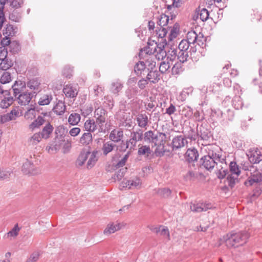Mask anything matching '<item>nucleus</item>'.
<instances>
[{
	"mask_svg": "<svg viewBox=\"0 0 262 262\" xmlns=\"http://www.w3.org/2000/svg\"><path fill=\"white\" fill-rule=\"evenodd\" d=\"M66 109V106L62 101H58L54 107L53 110L57 115H61L63 114Z\"/></svg>",
	"mask_w": 262,
	"mask_h": 262,
	"instance_id": "30",
	"label": "nucleus"
},
{
	"mask_svg": "<svg viewBox=\"0 0 262 262\" xmlns=\"http://www.w3.org/2000/svg\"><path fill=\"white\" fill-rule=\"evenodd\" d=\"M47 117H49L48 113H42L29 125V128L33 131L35 129L39 128L45 123L49 122L47 119Z\"/></svg>",
	"mask_w": 262,
	"mask_h": 262,
	"instance_id": "7",
	"label": "nucleus"
},
{
	"mask_svg": "<svg viewBox=\"0 0 262 262\" xmlns=\"http://www.w3.org/2000/svg\"><path fill=\"white\" fill-rule=\"evenodd\" d=\"M188 57V52H183L180 51L177 55V58L179 60L180 62L183 63L187 60Z\"/></svg>",
	"mask_w": 262,
	"mask_h": 262,
	"instance_id": "56",
	"label": "nucleus"
},
{
	"mask_svg": "<svg viewBox=\"0 0 262 262\" xmlns=\"http://www.w3.org/2000/svg\"><path fill=\"white\" fill-rule=\"evenodd\" d=\"M21 170L25 174L35 175L39 172V169L28 160L23 163Z\"/></svg>",
	"mask_w": 262,
	"mask_h": 262,
	"instance_id": "9",
	"label": "nucleus"
},
{
	"mask_svg": "<svg viewBox=\"0 0 262 262\" xmlns=\"http://www.w3.org/2000/svg\"><path fill=\"white\" fill-rule=\"evenodd\" d=\"M121 186L130 190H140L143 188L142 180L138 177L123 180L121 182Z\"/></svg>",
	"mask_w": 262,
	"mask_h": 262,
	"instance_id": "4",
	"label": "nucleus"
},
{
	"mask_svg": "<svg viewBox=\"0 0 262 262\" xmlns=\"http://www.w3.org/2000/svg\"><path fill=\"white\" fill-rule=\"evenodd\" d=\"M43 138L40 132L34 134L28 139V144L29 146H35L38 144Z\"/></svg>",
	"mask_w": 262,
	"mask_h": 262,
	"instance_id": "23",
	"label": "nucleus"
},
{
	"mask_svg": "<svg viewBox=\"0 0 262 262\" xmlns=\"http://www.w3.org/2000/svg\"><path fill=\"white\" fill-rule=\"evenodd\" d=\"M2 43L4 46H7L10 44V47L11 48H12L13 47H15L16 50H13V52H16L19 50V46L17 45V43L15 42L10 43V40H8V38L3 39L2 40Z\"/></svg>",
	"mask_w": 262,
	"mask_h": 262,
	"instance_id": "61",
	"label": "nucleus"
},
{
	"mask_svg": "<svg viewBox=\"0 0 262 262\" xmlns=\"http://www.w3.org/2000/svg\"><path fill=\"white\" fill-rule=\"evenodd\" d=\"M9 114L10 115L9 118H10L12 120H14L22 115V111L18 106H13Z\"/></svg>",
	"mask_w": 262,
	"mask_h": 262,
	"instance_id": "32",
	"label": "nucleus"
},
{
	"mask_svg": "<svg viewBox=\"0 0 262 262\" xmlns=\"http://www.w3.org/2000/svg\"><path fill=\"white\" fill-rule=\"evenodd\" d=\"M11 80V75L7 72H4L1 77L0 83L1 84H6L9 83Z\"/></svg>",
	"mask_w": 262,
	"mask_h": 262,
	"instance_id": "53",
	"label": "nucleus"
},
{
	"mask_svg": "<svg viewBox=\"0 0 262 262\" xmlns=\"http://www.w3.org/2000/svg\"><path fill=\"white\" fill-rule=\"evenodd\" d=\"M81 119L80 115L76 113H72L68 118V122L71 125H76L78 124Z\"/></svg>",
	"mask_w": 262,
	"mask_h": 262,
	"instance_id": "33",
	"label": "nucleus"
},
{
	"mask_svg": "<svg viewBox=\"0 0 262 262\" xmlns=\"http://www.w3.org/2000/svg\"><path fill=\"white\" fill-rule=\"evenodd\" d=\"M123 86V84L120 80H115L112 82L110 86V90L113 93L117 94L120 91H121Z\"/></svg>",
	"mask_w": 262,
	"mask_h": 262,
	"instance_id": "28",
	"label": "nucleus"
},
{
	"mask_svg": "<svg viewBox=\"0 0 262 262\" xmlns=\"http://www.w3.org/2000/svg\"><path fill=\"white\" fill-rule=\"evenodd\" d=\"M62 73L66 77L70 78L73 74V68L70 66H66L63 68Z\"/></svg>",
	"mask_w": 262,
	"mask_h": 262,
	"instance_id": "57",
	"label": "nucleus"
},
{
	"mask_svg": "<svg viewBox=\"0 0 262 262\" xmlns=\"http://www.w3.org/2000/svg\"><path fill=\"white\" fill-rule=\"evenodd\" d=\"M89 154V151H81L76 160V165L78 166H81L83 165L86 160L88 159Z\"/></svg>",
	"mask_w": 262,
	"mask_h": 262,
	"instance_id": "27",
	"label": "nucleus"
},
{
	"mask_svg": "<svg viewBox=\"0 0 262 262\" xmlns=\"http://www.w3.org/2000/svg\"><path fill=\"white\" fill-rule=\"evenodd\" d=\"M18 103L21 105H26L29 103L33 97L30 92H24L15 97Z\"/></svg>",
	"mask_w": 262,
	"mask_h": 262,
	"instance_id": "10",
	"label": "nucleus"
},
{
	"mask_svg": "<svg viewBox=\"0 0 262 262\" xmlns=\"http://www.w3.org/2000/svg\"><path fill=\"white\" fill-rule=\"evenodd\" d=\"M145 68V62L143 61H140L135 64L134 71L137 75H140Z\"/></svg>",
	"mask_w": 262,
	"mask_h": 262,
	"instance_id": "40",
	"label": "nucleus"
},
{
	"mask_svg": "<svg viewBox=\"0 0 262 262\" xmlns=\"http://www.w3.org/2000/svg\"><path fill=\"white\" fill-rule=\"evenodd\" d=\"M204 149L207 153V155L204 156H209L213 158L220 159L219 155L216 153V151L219 149V147L217 145L215 144H209L205 146Z\"/></svg>",
	"mask_w": 262,
	"mask_h": 262,
	"instance_id": "14",
	"label": "nucleus"
},
{
	"mask_svg": "<svg viewBox=\"0 0 262 262\" xmlns=\"http://www.w3.org/2000/svg\"><path fill=\"white\" fill-rule=\"evenodd\" d=\"M36 116V111L34 108H31L25 113V118L27 120H32L35 118Z\"/></svg>",
	"mask_w": 262,
	"mask_h": 262,
	"instance_id": "49",
	"label": "nucleus"
},
{
	"mask_svg": "<svg viewBox=\"0 0 262 262\" xmlns=\"http://www.w3.org/2000/svg\"><path fill=\"white\" fill-rule=\"evenodd\" d=\"M137 121L139 127L146 128L148 125V116L145 114H139L137 117Z\"/></svg>",
	"mask_w": 262,
	"mask_h": 262,
	"instance_id": "26",
	"label": "nucleus"
},
{
	"mask_svg": "<svg viewBox=\"0 0 262 262\" xmlns=\"http://www.w3.org/2000/svg\"><path fill=\"white\" fill-rule=\"evenodd\" d=\"M168 21L169 17L165 14H162L159 17L157 23L160 27H164V26L168 24Z\"/></svg>",
	"mask_w": 262,
	"mask_h": 262,
	"instance_id": "48",
	"label": "nucleus"
},
{
	"mask_svg": "<svg viewBox=\"0 0 262 262\" xmlns=\"http://www.w3.org/2000/svg\"><path fill=\"white\" fill-rule=\"evenodd\" d=\"M53 99L51 95H43L41 96L38 100V103L39 105H45L49 104Z\"/></svg>",
	"mask_w": 262,
	"mask_h": 262,
	"instance_id": "37",
	"label": "nucleus"
},
{
	"mask_svg": "<svg viewBox=\"0 0 262 262\" xmlns=\"http://www.w3.org/2000/svg\"><path fill=\"white\" fill-rule=\"evenodd\" d=\"M258 179L255 177H249L248 179L245 181V184L247 186H250L254 185V184H257L258 183Z\"/></svg>",
	"mask_w": 262,
	"mask_h": 262,
	"instance_id": "63",
	"label": "nucleus"
},
{
	"mask_svg": "<svg viewBox=\"0 0 262 262\" xmlns=\"http://www.w3.org/2000/svg\"><path fill=\"white\" fill-rule=\"evenodd\" d=\"M3 34L7 36H12L13 35V28L11 25H7L6 28H5V31L3 32Z\"/></svg>",
	"mask_w": 262,
	"mask_h": 262,
	"instance_id": "64",
	"label": "nucleus"
},
{
	"mask_svg": "<svg viewBox=\"0 0 262 262\" xmlns=\"http://www.w3.org/2000/svg\"><path fill=\"white\" fill-rule=\"evenodd\" d=\"M115 146V145L113 143L109 142L104 143L102 147V150L104 155H106L109 152H111L113 150Z\"/></svg>",
	"mask_w": 262,
	"mask_h": 262,
	"instance_id": "50",
	"label": "nucleus"
},
{
	"mask_svg": "<svg viewBox=\"0 0 262 262\" xmlns=\"http://www.w3.org/2000/svg\"><path fill=\"white\" fill-rule=\"evenodd\" d=\"M122 228V225L119 223H110L104 230L103 234L105 235H110L120 230Z\"/></svg>",
	"mask_w": 262,
	"mask_h": 262,
	"instance_id": "11",
	"label": "nucleus"
},
{
	"mask_svg": "<svg viewBox=\"0 0 262 262\" xmlns=\"http://www.w3.org/2000/svg\"><path fill=\"white\" fill-rule=\"evenodd\" d=\"M144 53L153 55L159 60H163L167 56V52L164 50V46L158 45L154 41L149 42L147 48L142 50L140 54L143 55Z\"/></svg>",
	"mask_w": 262,
	"mask_h": 262,
	"instance_id": "2",
	"label": "nucleus"
},
{
	"mask_svg": "<svg viewBox=\"0 0 262 262\" xmlns=\"http://www.w3.org/2000/svg\"><path fill=\"white\" fill-rule=\"evenodd\" d=\"M222 165L226 166V164H224L221 163H218V166H217V168L218 169V171L216 172V175L218 178L222 179L225 177L228 173V170L225 167H224Z\"/></svg>",
	"mask_w": 262,
	"mask_h": 262,
	"instance_id": "31",
	"label": "nucleus"
},
{
	"mask_svg": "<svg viewBox=\"0 0 262 262\" xmlns=\"http://www.w3.org/2000/svg\"><path fill=\"white\" fill-rule=\"evenodd\" d=\"M26 86L34 93L38 92L40 89V83L37 79H32L29 80L27 83Z\"/></svg>",
	"mask_w": 262,
	"mask_h": 262,
	"instance_id": "21",
	"label": "nucleus"
},
{
	"mask_svg": "<svg viewBox=\"0 0 262 262\" xmlns=\"http://www.w3.org/2000/svg\"><path fill=\"white\" fill-rule=\"evenodd\" d=\"M171 190L167 188L159 189L157 190V194L161 197L167 198L171 194Z\"/></svg>",
	"mask_w": 262,
	"mask_h": 262,
	"instance_id": "51",
	"label": "nucleus"
},
{
	"mask_svg": "<svg viewBox=\"0 0 262 262\" xmlns=\"http://www.w3.org/2000/svg\"><path fill=\"white\" fill-rule=\"evenodd\" d=\"M20 228L17 224H16L13 229L7 233V237L11 239L16 237L18 234Z\"/></svg>",
	"mask_w": 262,
	"mask_h": 262,
	"instance_id": "44",
	"label": "nucleus"
},
{
	"mask_svg": "<svg viewBox=\"0 0 262 262\" xmlns=\"http://www.w3.org/2000/svg\"><path fill=\"white\" fill-rule=\"evenodd\" d=\"M40 256V252L39 251H35L33 252L27 260L26 262H36Z\"/></svg>",
	"mask_w": 262,
	"mask_h": 262,
	"instance_id": "58",
	"label": "nucleus"
},
{
	"mask_svg": "<svg viewBox=\"0 0 262 262\" xmlns=\"http://www.w3.org/2000/svg\"><path fill=\"white\" fill-rule=\"evenodd\" d=\"M183 70L182 63L178 62L172 67L171 72L173 75H178L181 73L183 71Z\"/></svg>",
	"mask_w": 262,
	"mask_h": 262,
	"instance_id": "43",
	"label": "nucleus"
},
{
	"mask_svg": "<svg viewBox=\"0 0 262 262\" xmlns=\"http://www.w3.org/2000/svg\"><path fill=\"white\" fill-rule=\"evenodd\" d=\"M249 160L251 163H257L261 160L262 155L261 152L256 149L250 150L247 154Z\"/></svg>",
	"mask_w": 262,
	"mask_h": 262,
	"instance_id": "13",
	"label": "nucleus"
},
{
	"mask_svg": "<svg viewBox=\"0 0 262 262\" xmlns=\"http://www.w3.org/2000/svg\"><path fill=\"white\" fill-rule=\"evenodd\" d=\"M156 134L152 130H148L144 133V139L145 141L151 143L154 139Z\"/></svg>",
	"mask_w": 262,
	"mask_h": 262,
	"instance_id": "52",
	"label": "nucleus"
},
{
	"mask_svg": "<svg viewBox=\"0 0 262 262\" xmlns=\"http://www.w3.org/2000/svg\"><path fill=\"white\" fill-rule=\"evenodd\" d=\"M165 138L166 135L164 133H157L156 134L154 139L151 143H154L155 146H158L155 150V152L157 155H159L160 154L159 149H162L163 148Z\"/></svg>",
	"mask_w": 262,
	"mask_h": 262,
	"instance_id": "8",
	"label": "nucleus"
},
{
	"mask_svg": "<svg viewBox=\"0 0 262 262\" xmlns=\"http://www.w3.org/2000/svg\"><path fill=\"white\" fill-rule=\"evenodd\" d=\"M13 65V62L12 60L6 58L2 60L0 63V68L3 70H7L11 68Z\"/></svg>",
	"mask_w": 262,
	"mask_h": 262,
	"instance_id": "45",
	"label": "nucleus"
},
{
	"mask_svg": "<svg viewBox=\"0 0 262 262\" xmlns=\"http://www.w3.org/2000/svg\"><path fill=\"white\" fill-rule=\"evenodd\" d=\"M237 181L238 177H236V176L235 175L233 176V174H231L227 176L226 180L228 185L231 188L234 186Z\"/></svg>",
	"mask_w": 262,
	"mask_h": 262,
	"instance_id": "47",
	"label": "nucleus"
},
{
	"mask_svg": "<svg viewBox=\"0 0 262 262\" xmlns=\"http://www.w3.org/2000/svg\"><path fill=\"white\" fill-rule=\"evenodd\" d=\"M249 237L247 231H243L227 234L223 237V240L228 247H236L246 243Z\"/></svg>",
	"mask_w": 262,
	"mask_h": 262,
	"instance_id": "1",
	"label": "nucleus"
},
{
	"mask_svg": "<svg viewBox=\"0 0 262 262\" xmlns=\"http://www.w3.org/2000/svg\"><path fill=\"white\" fill-rule=\"evenodd\" d=\"M211 205L209 204H192L190 205L191 210L194 212H201L206 211L211 208Z\"/></svg>",
	"mask_w": 262,
	"mask_h": 262,
	"instance_id": "17",
	"label": "nucleus"
},
{
	"mask_svg": "<svg viewBox=\"0 0 262 262\" xmlns=\"http://www.w3.org/2000/svg\"><path fill=\"white\" fill-rule=\"evenodd\" d=\"M190 43L185 39H183L179 45V50L183 52H187Z\"/></svg>",
	"mask_w": 262,
	"mask_h": 262,
	"instance_id": "54",
	"label": "nucleus"
},
{
	"mask_svg": "<svg viewBox=\"0 0 262 262\" xmlns=\"http://www.w3.org/2000/svg\"><path fill=\"white\" fill-rule=\"evenodd\" d=\"M98 151L94 150L92 152L89 151L88 161L86 163V168L91 169L93 167L98 161Z\"/></svg>",
	"mask_w": 262,
	"mask_h": 262,
	"instance_id": "19",
	"label": "nucleus"
},
{
	"mask_svg": "<svg viewBox=\"0 0 262 262\" xmlns=\"http://www.w3.org/2000/svg\"><path fill=\"white\" fill-rule=\"evenodd\" d=\"M166 60H169L171 61H173L177 57V52L174 49H171L167 53Z\"/></svg>",
	"mask_w": 262,
	"mask_h": 262,
	"instance_id": "55",
	"label": "nucleus"
},
{
	"mask_svg": "<svg viewBox=\"0 0 262 262\" xmlns=\"http://www.w3.org/2000/svg\"><path fill=\"white\" fill-rule=\"evenodd\" d=\"M26 87V84L25 82L20 80L16 81L12 86L14 97H16L19 94L24 92Z\"/></svg>",
	"mask_w": 262,
	"mask_h": 262,
	"instance_id": "15",
	"label": "nucleus"
},
{
	"mask_svg": "<svg viewBox=\"0 0 262 262\" xmlns=\"http://www.w3.org/2000/svg\"><path fill=\"white\" fill-rule=\"evenodd\" d=\"M138 93V90L135 88L128 87L125 91V95L128 99L134 98Z\"/></svg>",
	"mask_w": 262,
	"mask_h": 262,
	"instance_id": "46",
	"label": "nucleus"
},
{
	"mask_svg": "<svg viewBox=\"0 0 262 262\" xmlns=\"http://www.w3.org/2000/svg\"><path fill=\"white\" fill-rule=\"evenodd\" d=\"M153 57L151 54H147L145 57L146 68L148 70H152L156 67V62L153 60Z\"/></svg>",
	"mask_w": 262,
	"mask_h": 262,
	"instance_id": "35",
	"label": "nucleus"
},
{
	"mask_svg": "<svg viewBox=\"0 0 262 262\" xmlns=\"http://www.w3.org/2000/svg\"><path fill=\"white\" fill-rule=\"evenodd\" d=\"M156 31L158 37L162 38L166 36L167 32L166 29L162 27H158Z\"/></svg>",
	"mask_w": 262,
	"mask_h": 262,
	"instance_id": "60",
	"label": "nucleus"
},
{
	"mask_svg": "<svg viewBox=\"0 0 262 262\" xmlns=\"http://www.w3.org/2000/svg\"><path fill=\"white\" fill-rule=\"evenodd\" d=\"M203 176V175L202 173L195 169V170H189L186 174L185 178L186 180L192 181L199 178H201Z\"/></svg>",
	"mask_w": 262,
	"mask_h": 262,
	"instance_id": "29",
	"label": "nucleus"
},
{
	"mask_svg": "<svg viewBox=\"0 0 262 262\" xmlns=\"http://www.w3.org/2000/svg\"><path fill=\"white\" fill-rule=\"evenodd\" d=\"M13 101L14 99L12 97H5L2 100L0 103V106L2 108H7L13 103Z\"/></svg>",
	"mask_w": 262,
	"mask_h": 262,
	"instance_id": "41",
	"label": "nucleus"
},
{
	"mask_svg": "<svg viewBox=\"0 0 262 262\" xmlns=\"http://www.w3.org/2000/svg\"><path fill=\"white\" fill-rule=\"evenodd\" d=\"M151 153V150L150 147L147 145H142L139 147L138 150V154L139 156H149Z\"/></svg>",
	"mask_w": 262,
	"mask_h": 262,
	"instance_id": "36",
	"label": "nucleus"
},
{
	"mask_svg": "<svg viewBox=\"0 0 262 262\" xmlns=\"http://www.w3.org/2000/svg\"><path fill=\"white\" fill-rule=\"evenodd\" d=\"M97 124L93 119H89L86 120L84 124L85 129L91 133L95 132L97 129Z\"/></svg>",
	"mask_w": 262,
	"mask_h": 262,
	"instance_id": "24",
	"label": "nucleus"
},
{
	"mask_svg": "<svg viewBox=\"0 0 262 262\" xmlns=\"http://www.w3.org/2000/svg\"><path fill=\"white\" fill-rule=\"evenodd\" d=\"M170 68V63L168 61L161 62L159 67V71L162 73H165Z\"/></svg>",
	"mask_w": 262,
	"mask_h": 262,
	"instance_id": "59",
	"label": "nucleus"
},
{
	"mask_svg": "<svg viewBox=\"0 0 262 262\" xmlns=\"http://www.w3.org/2000/svg\"><path fill=\"white\" fill-rule=\"evenodd\" d=\"M198 38V35L196 32L194 31H191L187 33V40L190 44H194L196 42V40Z\"/></svg>",
	"mask_w": 262,
	"mask_h": 262,
	"instance_id": "42",
	"label": "nucleus"
},
{
	"mask_svg": "<svg viewBox=\"0 0 262 262\" xmlns=\"http://www.w3.org/2000/svg\"><path fill=\"white\" fill-rule=\"evenodd\" d=\"M92 141V135L89 132L84 133L80 139V142L83 145H88Z\"/></svg>",
	"mask_w": 262,
	"mask_h": 262,
	"instance_id": "38",
	"label": "nucleus"
},
{
	"mask_svg": "<svg viewBox=\"0 0 262 262\" xmlns=\"http://www.w3.org/2000/svg\"><path fill=\"white\" fill-rule=\"evenodd\" d=\"M229 168L231 174L236 176V177H238L239 176L241 170L236 162H231L229 165Z\"/></svg>",
	"mask_w": 262,
	"mask_h": 262,
	"instance_id": "39",
	"label": "nucleus"
},
{
	"mask_svg": "<svg viewBox=\"0 0 262 262\" xmlns=\"http://www.w3.org/2000/svg\"><path fill=\"white\" fill-rule=\"evenodd\" d=\"M123 137V132L121 129H113L111 131L109 138L114 142H119L122 140Z\"/></svg>",
	"mask_w": 262,
	"mask_h": 262,
	"instance_id": "18",
	"label": "nucleus"
},
{
	"mask_svg": "<svg viewBox=\"0 0 262 262\" xmlns=\"http://www.w3.org/2000/svg\"><path fill=\"white\" fill-rule=\"evenodd\" d=\"M201 165L207 170L212 169L215 165L218 166V162L220 159L213 158L209 156H203L201 159Z\"/></svg>",
	"mask_w": 262,
	"mask_h": 262,
	"instance_id": "6",
	"label": "nucleus"
},
{
	"mask_svg": "<svg viewBox=\"0 0 262 262\" xmlns=\"http://www.w3.org/2000/svg\"><path fill=\"white\" fill-rule=\"evenodd\" d=\"M199 157V154L197 150L195 148L188 149L185 154V158L189 162L196 161Z\"/></svg>",
	"mask_w": 262,
	"mask_h": 262,
	"instance_id": "22",
	"label": "nucleus"
},
{
	"mask_svg": "<svg viewBox=\"0 0 262 262\" xmlns=\"http://www.w3.org/2000/svg\"><path fill=\"white\" fill-rule=\"evenodd\" d=\"M146 78L150 82L156 83L160 80L161 75L158 71L151 70L147 74Z\"/></svg>",
	"mask_w": 262,
	"mask_h": 262,
	"instance_id": "20",
	"label": "nucleus"
},
{
	"mask_svg": "<svg viewBox=\"0 0 262 262\" xmlns=\"http://www.w3.org/2000/svg\"><path fill=\"white\" fill-rule=\"evenodd\" d=\"M200 19L203 21H206L209 17V12L206 9H202L199 14Z\"/></svg>",
	"mask_w": 262,
	"mask_h": 262,
	"instance_id": "62",
	"label": "nucleus"
},
{
	"mask_svg": "<svg viewBox=\"0 0 262 262\" xmlns=\"http://www.w3.org/2000/svg\"><path fill=\"white\" fill-rule=\"evenodd\" d=\"M179 33V26L175 24L172 27L170 28V33L168 36L169 41H172L176 38Z\"/></svg>",
	"mask_w": 262,
	"mask_h": 262,
	"instance_id": "34",
	"label": "nucleus"
},
{
	"mask_svg": "<svg viewBox=\"0 0 262 262\" xmlns=\"http://www.w3.org/2000/svg\"><path fill=\"white\" fill-rule=\"evenodd\" d=\"M143 139V132L139 129L136 132L131 133L130 139L126 141L125 148L134 149L136 146L137 141H141Z\"/></svg>",
	"mask_w": 262,
	"mask_h": 262,
	"instance_id": "5",
	"label": "nucleus"
},
{
	"mask_svg": "<svg viewBox=\"0 0 262 262\" xmlns=\"http://www.w3.org/2000/svg\"><path fill=\"white\" fill-rule=\"evenodd\" d=\"M63 92L67 97L73 98L77 96L78 91L75 86L67 84L64 87Z\"/></svg>",
	"mask_w": 262,
	"mask_h": 262,
	"instance_id": "16",
	"label": "nucleus"
},
{
	"mask_svg": "<svg viewBox=\"0 0 262 262\" xmlns=\"http://www.w3.org/2000/svg\"><path fill=\"white\" fill-rule=\"evenodd\" d=\"M54 127L51 124L48 122L46 125L42 128L40 132L41 135L43 139H48L50 136L53 131Z\"/></svg>",
	"mask_w": 262,
	"mask_h": 262,
	"instance_id": "25",
	"label": "nucleus"
},
{
	"mask_svg": "<svg viewBox=\"0 0 262 262\" xmlns=\"http://www.w3.org/2000/svg\"><path fill=\"white\" fill-rule=\"evenodd\" d=\"M187 144V140L182 136L175 137L172 141L173 150H177L185 146Z\"/></svg>",
	"mask_w": 262,
	"mask_h": 262,
	"instance_id": "12",
	"label": "nucleus"
},
{
	"mask_svg": "<svg viewBox=\"0 0 262 262\" xmlns=\"http://www.w3.org/2000/svg\"><path fill=\"white\" fill-rule=\"evenodd\" d=\"M107 112L102 107L96 109L94 113V117L96 123L98 126L99 132H102L105 124L107 119Z\"/></svg>",
	"mask_w": 262,
	"mask_h": 262,
	"instance_id": "3",
	"label": "nucleus"
}]
</instances>
